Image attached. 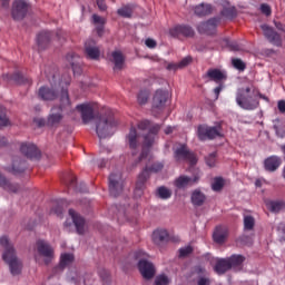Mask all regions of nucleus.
<instances>
[{
  "instance_id": "nucleus-1",
  "label": "nucleus",
  "mask_w": 285,
  "mask_h": 285,
  "mask_svg": "<svg viewBox=\"0 0 285 285\" xmlns=\"http://www.w3.org/2000/svg\"><path fill=\"white\" fill-rule=\"evenodd\" d=\"M258 96L267 100V98L258 92L254 87H242L238 88L236 92V102L237 105L246 111H254L259 106Z\"/></svg>"
},
{
  "instance_id": "nucleus-2",
  "label": "nucleus",
  "mask_w": 285,
  "mask_h": 285,
  "mask_svg": "<svg viewBox=\"0 0 285 285\" xmlns=\"http://www.w3.org/2000/svg\"><path fill=\"white\" fill-rule=\"evenodd\" d=\"M45 75H46L47 79L49 80L51 88L40 87L38 96L43 101H53L58 98L59 89H61V92H62V90H66L63 88V85L66 87L70 86L71 78L69 77V75H66L65 82L62 80L57 82L56 73H53V72L47 73V71H45Z\"/></svg>"
},
{
  "instance_id": "nucleus-3",
  "label": "nucleus",
  "mask_w": 285,
  "mask_h": 285,
  "mask_svg": "<svg viewBox=\"0 0 285 285\" xmlns=\"http://www.w3.org/2000/svg\"><path fill=\"white\" fill-rule=\"evenodd\" d=\"M0 246L3 247L2 259L9 265L12 276L21 273V262L17 258L13 245L9 242L7 236L0 237Z\"/></svg>"
},
{
  "instance_id": "nucleus-4",
  "label": "nucleus",
  "mask_w": 285,
  "mask_h": 285,
  "mask_svg": "<svg viewBox=\"0 0 285 285\" xmlns=\"http://www.w3.org/2000/svg\"><path fill=\"white\" fill-rule=\"evenodd\" d=\"M117 126L118 121L115 119L111 110H108L106 115L100 116L96 124V132L99 139L110 138Z\"/></svg>"
},
{
  "instance_id": "nucleus-5",
  "label": "nucleus",
  "mask_w": 285,
  "mask_h": 285,
  "mask_svg": "<svg viewBox=\"0 0 285 285\" xmlns=\"http://www.w3.org/2000/svg\"><path fill=\"white\" fill-rule=\"evenodd\" d=\"M164 168H165L164 160L154 161L153 165L149 167L146 166L138 176L136 188H135V196L140 198L144 195L146 183L150 178V173L158 174V173H161Z\"/></svg>"
},
{
  "instance_id": "nucleus-6",
  "label": "nucleus",
  "mask_w": 285,
  "mask_h": 285,
  "mask_svg": "<svg viewBox=\"0 0 285 285\" xmlns=\"http://www.w3.org/2000/svg\"><path fill=\"white\" fill-rule=\"evenodd\" d=\"M70 109V99L68 90L62 89L60 94V106L53 107L48 116L47 126L56 127L62 120V112Z\"/></svg>"
},
{
  "instance_id": "nucleus-7",
  "label": "nucleus",
  "mask_w": 285,
  "mask_h": 285,
  "mask_svg": "<svg viewBox=\"0 0 285 285\" xmlns=\"http://www.w3.org/2000/svg\"><path fill=\"white\" fill-rule=\"evenodd\" d=\"M198 139L200 141H206V140H214L216 138L223 137L222 135V126H207V125H199L198 130H197Z\"/></svg>"
},
{
  "instance_id": "nucleus-8",
  "label": "nucleus",
  "mask_w": 285,
  "mask_h": 285,
  "mask_svg": "<svg viewBox=\"0 0 285 285\" xmlns=\"http://www.w3.org/2000/svg\"><path fill=\"white\" fill-rule=\"evenodd\" d=\"M159 131H160V125L158 124H155L154 126L150 125L149 132L144 138V148L140 154V157L138 158L137 164L141 163L144 159L148 157L149 148L154 145L155 138Z\"/></svg>"
},
{
  "instance_id": "nucleus-9",
  "label": "nucleus",
  "mask_w": 285,
  "mask_h": 285,
  "mask_svg": "<svg viewBox=\"0 0 285 285\" xmlns=\"http://www.w3.org/2000/svg\"><path fill=\"white\" fill-rule=\"evenodd\" d=\"M37 252L40 257H43L45 265H49L55 258V250L50 244L43 239H38L36 243Z\"/></svg>"
},
{
  "instance_id": "nucleus-10",
  "label": "nucleus",
  "mask_w": 285,
  "mask_h": 285,
  "mask_svg": "<svg viewBox=\"0 0 285 285\" xmlns=\"http://www.w3.org/2000/svg\"><path fill=\"white\" fill-rule=\"evenodd\" d=\"M124 190V178L120 173H112L109 176V191L110 196L119 197Z\"/></svg>"
},
{
  "instance_id": "nucleus-11",
  "label": "nucleus",
  "mask_w": 285,
  "mask_h": 285,
  "mask_svg": "<svg viewBox=\"0 0 285 285\" xmlns=\"http://www.w3.org/2000/svg\"><path fill=\"white\" fill-rule=\"evenodd\" d=\"M28 10L29 4L24 0H14L11 8V17L14 21H22Z\"/></svg>"
},
{
  "instance_id": "nucleus-12",
  "label": "nucleus",
  "mask_w": 285,
  "mask_h": 285,
  "mask_svg": "<svg viewBox=\"0 0 285 285\" xmlns=\"http://www.w3.org/2000/svg\"><path fill=\"white\" fill-rule=\"evenodd\" d=\"M175 158L177 161L185 160L190 163L191 166L197 165V157L194 153H191L186 145H181L175 150Z\"/></svg>"
},
{
  "instance_id": "nucleus-13",
  "label": "nucleus",
  "mask_w": 285,
  "mask_h": 285,
  "mask_svg": "<svg viewBox=\"0 0 285 285\" xmlns=\"http://www.w3.org/2000/svg\"><path fill=\"white\" fill-rule=\"evenodd\" d=\"M77 111L80 112L82 122L89 124L95 118V105L91 102H85L77 106Z\"/></svg>"
},
{
  "instance_id": "nucleus-14",
  "label": "nucleus",
  "mask_w": 285,
  "mask_h": 285,
  "mask_svg": "<svg viewBox=\"0 0 285 285\" xmlns=\"http://www.w3.org/2000/svg\"><path fill=\"white\" fill-rule=\"evenodd\" d=\"M200 180V174L197 171L193 177L181 175L175 179V187L178 189H186L191 187Z\"/></svg>"
},
{
  "instance_id": "nucleus-15",
  "label": "nucleus",
  "mask_w": 285,
  "mask_h": 285,
  "mask_svg": "<svg viewBox=\"0 0 285 285\" xmlns=\"http://www.w3.org/2000/svg\"><path fill=\"white\" fill-rule=\"evenodd\" d=\"M21 154L30 160H39L41 157V151L32 142H22L20 146Z\"/></svg>"
},
{
  "instance_id": "nucleus-16",
  "label": "nucleus",
  "mask_w": 285,
  "mask_h": 285,
  "mask_svg": "<svg viewBox=\"0 0 285 285\" xmlns=\"http://www.w3.org/2000/svg\"><path fill=\"white\" fill-rule=\"evenodd\" d=\"M261 28L267 41H269V43H273V46H277V48H281V46L283 45L282 36L268 24H262Z\"/></svg>"
},
{
  "instance_id": "nucleus-17",
  "label": "nucleus",
  "mask_w": 285,
  "mask_h": 285,
  "mask_svg": "<svg viewBox=\"0 0 285 285\" xmlns=\"http://www.w3.org/2000/svg\"><path fill=\"white\" fill-rule=\"evenodd\" d=\"M138 268L145 279L150 281L155 277L156 268L151 262L140 258Z\"/></svg>"
},
{
  "instance_id": "nucleus-18",
  "label": "nucleus",
  "mask_w": 285,
  "mask_h": 285,
  "mask_svg": "<svg viewBox=\"0 0 285 285\" xmlns=\"http://www.w3.org/2000/svg\"><path fill=\"white\" fill-rule=\"evenodd\" d=\"M219 18H212L206 22L198 24L197 30L199 35H215L216 28L219 23Z\"/></svg>"
},
{
  "instance_id": "nucleus-19",
  "label": "nucleus",
  "mask_w": 285,
  "mask_h": 285,
  "mask_svg": "<svg viewBox=\"0 0 285 285\" xmlns=\"http://www.w3.org/2000/svg\"><path fill=\"white\" fill-rule=\"evenodd\" d=\"M85 56L87 59L89 60H94L97 61L99 60L100 57V50L99 48L96 46V42L94 39H88L85 42Z\"/></svg>"
},
{
  "instance_id": "nucleus-20",
  "label": "nucleus",
  "mask_w": 285,
  "mask_h": 285,
  "mask_svg": "<svg viewBox=\"0 0 285 285\" xmlns=\"http://www.w3.org/2000/svg\"><path fill=\"white\" fill-rule=\"evenodd\" d=\"M205 79H209V81H213L217 85H220L222 82L227 80V75L225 71H222L217 68H210L208 69L207 73L204 76Z\"/></svg>"
},
{
  "instance_id": "nucleus-21",
  "label": "nucleus",
  "mask_w": 285,
  "mask_h": 285,
  "mask_svg": "<svg viewBox=\"0 0 285 285\" xmlns=\"http://www.w3.org/2000/svg\"><path fill=\"white\" fill-rule=\"evenodd\" d=\"M169 94L166 90H157L153 100V109L161 110L168 101Z\"/></svg>"
},
{
  "instance_id": "nucleus-22",
  "label": "nucleus",
  "mask_w": 285,
  "mask_h": 285,
  "mask_svg": "<svg viewBox=\"0 0 285 285\" xmlns=\"http://www.w3.org/2000/svg\"><path fill=\"white\" fill-rule=\"evenodd\" d=\"M171 37H194L195 31L190 26L178 24L169 30Z\"/></svg>"
},
{
  "instance_id": "nucleus-23",
  "label": "nucleus",
  "mask_w": 285,
  "mask_h": 285,
  "mask_svg": "<svg viewBox=\"0 0 285 285\" xmlns=\"http://www.w3.org/2000/svg\"><path fill=\"white\" fill-rule=\"evenodd\" d=\"M53 37V32L51 31H40L37 35V46H38V50H46V48H48V46L51 43V39Z\"/></svg>"
},
{
  "instance_id": "nucleus-24",
  "label": "nucleus",
  "mask_w": 285,
  "mask_h": 285,
  "mask_svg": "<svg viewBox=\"0 0 285 285\" xmlns=\"http://www.w3.org/2000/svg\"><path fill=\"white\" fill-rule=\"evenodd\" d=\"M3 79L7 81H13L19 86H31L32 83V80L29 77L23 76L20 72H14L13 75L7 73L3 76Z\"/></svg>"
},
{
  "instance_id": "nucleus-25",
  "label": "nucleus",
  "mask_w": 285,
  "mask_h": 285,
  "mask_svg": "<svg viewBox=\"0 0 285 285\" xmlns=\"http://www.w3.org/2000/svg\"><path fill=\"white\" fill-rule=\"evenodd\" d=\"M283 164V160L279 156L273 155L265 159L264 168L268 173H275Z\"/></svg>"
},
{
  "instance_id": "nucleus-26",
  "label": "nucleus",
  "mask_w": 285,
  "mask_h": 285,
  "mask_svg": "<svg viewBox=\"0 0 285 285\" xmlns=\"http://www.w3.org/2000/svg\"><path fill=\"white\" fill-rule=\"evenodd\" d=\"M69 216L72 218V223L76 226V230L79 235H83L85 233V218L80 216L75 209H69Z\"/></svg>"
},
{
  "instance_id": "nucleus-27",
  "label": "nucleus",
  "mask_w": 285,
  "mask_h": 285,
  "mask_svg": "<svg viewBox=\"0 0 285 285\" xmlns=\"http://www.w3.org/2000/svg\"><path fill=\"white\" fill-rule=\"evenodd\" d=\"M228 237V229L226 226H217L214 234H213V238H214V242L216 244H224L226 242Z\"/></svg>"
},
{
  "instance_id": "nucleus-28",
  "label": "nucleus",
  "mask_w": 285,
  "mask_h": 285,
  "mask_svg": "<svg viewBox=\"0 0 285 285\" xmlns=\"http://www.w3.org/2000/svg\"><path fill=\"white\" fill-rule=\"evenodd\" d=\"M75 261L73 254L71 253H63L60 257V263L58 266L55 267V273L62 272L66 267L71 265Z\"/></svg>"
},
{
  "instance_id": "nucleus-29",
  "label": "nucleus",
  "mask_w": 285,
  "mask_h": 285,
  "mask_svg": "<svg viewBox=\"0 0 285 285\" xmlns=\"http://www.w3.org/2000/svg\"><path fill=\"white\" fill-rule=\"evenodd\" d=\"M66 60L70 63L73 75H80L81 70L79 67L80 57L75 52H69Z\"/></svg>"
},
{
  "instance_id": "nucleus-30",
  "label": "nucleus",
  "mask_w": 285,
  "mask_h": 285,
  "mask_svg": "<svg viewBox=\"0 0 285 285\" xmlns=\"http://www.w3.org/2000/svg\"><path fill=\"white\" fill-rule=\"evenodd\" d=\"M214 8L209 3H200L195 7V14L197 17H208V14H212Z\"/></svg>"
},
{
  "instance_id": "nucleus-31",
  "label": "nucleus",
  "mask_w": 285,
  "mask_h": 285,
  "mask_svg": "<svg viewBox=\"0 0 285 285\" xmlns=\"http://www.w3.org/2000/svg\"><path fill=\"white\" fill-rule=\"evenodd\" d=\"M206 202V195L200 189H195L191 194V203L195 207H202Z\"/></svg>"
},
{
  "instance_id": "nucleus-32",
  "label": "nucleus",
  "mask_w": 285,
  "mask_h": 285,
  "mask_svg": "<svg viewBox=\"0 0 285 285\" xmlns=\"http://www.w3.org/2000/svg\"><path fill=\"white\" fill-rule=\"evenodd\" d=\"M154 243L159 245L160 243H165L169 239V234L166 229H156L153 233Z\"/></svg>"
},
{
  "instance_id": "nucleus-33",
  "label": "nucleus",
  "mask_w": 285,
  "mask_h": 285,
  "mask_svg": "<svg viewBox=\"0 0 285 285\" xmlns=\"http://www.w3.org/2000/svg\"><path fill=\"white\" fill-rule=\"evenodd\" d=\"M230 268L232 267H230V263H229L228 258H222V259L217 261L216 266H215V272L218 275H224Z\"/></svg>"
},
{
  "instance_id": "nucleus-34",
  "label": "nucleus",
  "mask_w": 285,
  "mask_h": 285,
  "mask_svg": "<svg viewBox=\"0 0 285 285\" xmlns=\"http://www.w3.org/2000/svg\"><path fill=\"white\" fill-rule=\"evenodd\" d=\"M0 187L10 193H17L19 190V186L17 184H11L1 174H0Z\"/></svg>"
},
{
  "instance_id": "nucleus-35",
  "label": "nucleus",
  "mask_w": 285,
  "mask_h": 285,
  "mask_svg": "<svg viewBox=\"0 0 285 285\" xmlns=\"http://www.w3.org/2000/svg\"><path fill=\"white\" fill-rule=\"evenodd\" d=\"M139 135L137 134L136 127L130 128V132L128 134V144L130 149L136 150L138 147Z\"/></svg>"
},
{
  "instance_id": "nucleus-36",
  "label": "nucleus",
  "mask_w": 285,
  "mask_h": 285,
  "mask_svg": "<svg viewBox=\"0 0 285 285\" xmlns=\"http://www.w3.org/2000/svg\"><path fill=\"white\" fill-rule=\"evenodd\" d=\"M111 56H112V62L115 63L114 70H121L125 62V58L122 53L120 51H114Z\"/></svg>"
},
{
  "instance_id": "nucleus-37",
  "label": "nucleus",
  "mask_w": 285,
  "mask_h": 285,
  "mask_svg": "<svg viewBox=\"0 0 285 285\" xmlns=\"http://www.w3.org/2000/svg\"><path fill=\"white\" fill-rule=\"evenodd\" d=\"M9 126H11V121L7 115V109L0 105V130H3V128Z\"/></svg>"
},
{
  "instance_id": "nucleus-38",
  "label": "nucleus",
  "mask_w": 285,
  "mask_h": 285,
  "mask_svg": "<svg viewBox=\"0 0 285 285\" xmlns=\"http://www.w3.org/2000/svg\"><path fill=\"white\" fill-rule=\"evenodd\" d=\"M135 10V7L131 4H127L120 9H118L119 17H124L125 19H130L132 17V12Z\"/></svg>"
},
{
  "instance_id": "nucleus-39",
  "label": "nucleus",
  "mask_w": 285,
  "mask_h": 285,
  "mask_svg": "<svg viewBox=\"0 0 285 285\" xmlns=\"http://www.w3.org/2000/svg\"><path fill=\"white\" fill-rule=\"evenodd\" d=\"M227 259L230 263V268H232V267H237V266L243 265V263L245 262V256H243L240 254H238V255L234 254Z\"/></svg>"
},
{
  "instance_id": "nucleus-40",
  "label": "nucleus",
  "mask_w": 285,
  "mask_h": 285,
  "mask_svg": "<svg viewBox=\"0 0 285 285\" xmlns=\"http://www.w3.org/2000/svg\"><path fill=\"white\" fill-rule=\"evenodd\" d=\"M225 180L223 177H215L214 183L212 184V189L215 193H219L224 189Z\"/></svg>"
},
{
  "instance_id": "nucleus-41",
  "label": "nucleus",
  "mask_w": 285,
  "mask_h": 285,
  "mask_svg": "<svg viewBox=\"0 0 285 285\" xmlns=\"http://www.w3.org/2000/svg\"><path fill=\"white\" fill-rule=\"evenodd\" d=\"M157 196L160 199L167 200L171 197V190L169 188L165 187V186H160L157 189Z\"/></svg>"
},
{
  "instance_id": "nucleus-42",
  "label": "nucleus",
  "mask_w": 285,
  "mask_h": 285,
  "mask_svg": "<svg viewBox=\"0 0 285 285\" xmlns=\"http://www.w3.org/2000/svg\"><path fill=\"white\" fill-rule=\"evenodd\" d=\"M255 227V218L252 215H246L244 217V228L245 230H253Z\"/></svg>"
},
{
  "instance_id": "nucleus-43",
  "label": "nucleus",
  "mask_w": 285,
  "mask_h": 285,
  "mask_svg": "<svg viewBox=\"0 0 285 285\" xmlns=\"http://www.w3.org/2000/svg\"><path fill=\"white\" fill-rule=\"evenodd\" d=\"M269 208L273 213H279L285 208V203L282 200H274L269 203Z\"/></svg>"
},
{
  "instance_id": "nucleus-44",
  "label": "nucleus",
  "mask_w": 285,
  "mask_h": 285,
  "mask_svg": "<svg viewBox=\"0 0 285 285\" xmlns=\"http://www.w3.org/2000/svg\"><path fill=\"white\" fill-rule=\"evenodd\" d=\"M205 161L209 168L216 167L217 164V153H212L205 157Z\"/></svg>"
},
{
  "instance_id": "nucleus-45",
  "label": "nucleus",
  "mask_w": 285,
  "mask_h": 285,
  "mask_svg": "<svg viewBox=\"0 0 285 285\" xmlns=\"http://www.w3.org/2000/svg\"><path fill=\"white\" fill-rule=\"evenodd\" d=\"M138 104L140 106H144L147 104L148 99H149V92L148 90H140L139 94H138Z\"/></svg>"
},
{
  "instance_id": "nucleus-46",
  "label": "nucleus",
  "mask_w": 285,
  "mask_h": 285,
  "mask_svg": "<svg viewBox=\"0 0 285 285\" xmlns=\"http://www.w3.org/2000/svg\"><path fill=\"white\" fill-rule=\"evenodd\" d=\"M225 42L226 46H228V48H230V50L234 52H239V50H242L240 45L236 40L225 39Z\"/></svg>"
},
{
  "instance_id": "nucleus-47",
  "label": "nucleus",
  "mask_w": 285,
  "mask_h": 285,
  "mask_svg": "<svg viewBox=\"0 0 285 285\" xmlns=\"http://www.w3.org/2000/svg\"><path fill=\"white\" fill-rule=\"evenodd\" d=\"M232 63H233L234 68L238 71H245V69H246V63L239 58L233 59Z\"/></svg>"
},
{
  "instance_id": "nucleus-48",
  "label": "nucleus",
  "mask_w": 285,
  "mask_h": 285,
  "mask_svg": "<svg viewBox=\"0 0 285 285\" xmlns=\"http://www.w3.org/2000/svg\"><path fill=\"white\" fill-rule=\"evenodd\" d=\"M222 16L226 17L227 19H234V17H236L235 7L224 8L223 11H222Z\"/></svg>"
},
{
  "instance_id": "nucleus-49",
  "label": "nucleus",
  "mask_w": 285,
  "mask_h": 285,
  "mask_svg": "<svg viewBox=\"0 0 285 285\" xmlns=\"http://www.w3.org/2000/svg\"><path fill=\"white\" fill-rule=\"evenodd\" d=\"M155 285H169V278L165 274L158 275L155 279Z\"/></svg>"
},
{
  "instance_id": "nucleus-50",
  "label": "nucleus",
  "mask_w": 285,
  "mask_h": 285,
  "mask_svg": "<svg viewBox=\"0 0 285 285\" xmlns=\"http://www.w3.org/2000/svg\"><path fill=\"white\" fill-rule=\"evenodd\" d=\"M194 252V248L191 246H186L179 249V257L185 258L189 256Z\"/></svg>"
},
{
  "instance_id": "nucleus-51",
  "label": "nucleus",
  "mask_w": 285,
  "mask_h": 285,
  "mask_svg": "<svg viewBox=\"0 0 285 285\" xmlns=\"http://www.w3.org/2000/svg\"><path fill=\"white\" fill-rule=\"evenodd\" d=\"M51 214L56 215L59 218H62V214H63V208L61 205H56L55 207L51 208Z\"/></svg>"
},
{
  "instance_id": "nucleus-52",
  "label": "nucleus",
  "mask_w": 285,
  "mask_h": 285,
  "mask_svg": "<svg viewBox=\"0 0 285 285\" xmlns=\"http://www.w3.org/2000/svg\"><path fill=\"white\" fill-rule=\"evenodd\" d=\"M151 122L149 120H141L138 124V129L141 131L148 130L150 129Z\"/></svg>"
},
{
  "instance_id": "nucleus-53",
  "label": "nucleus",
  "mask_w": 285,
  "mask_h": 285,
  "mask_svg": "<svg viewBox=\"0 0 285 285\" xmlns=\"http://www.w3.org/2000/svg\"><path fill=\"white\" fill-rule=\"evenodd\" d=\"M261 10H262L263 14H266V17H271V14H272V8H271L268 4L263 3V4L261 6Z\"/></svg>"
},
{
  "instance_id": "nucleus-54",
  "label": "nucleus",
  "mask_w": 285,
  "mask_h": 285,
  "mask_svg": "<svg viewBox=\"0 0 285 285\" xmlns=\"http://www.w3.org/2000/svg\"><path fill=\"white\" fill-rule=\"evenodd\" d=\"M76 183H77V177L72 174L69 175V180L66 181V185L68 187L75 188L76 187Z\"/></svg>"
},
{
  "instance_id": "nucleus-55",
  "label": "nucleus",
  "mask_w": 285,
  "mask_h": 285,
  "mask_svg": "<svg viewBox=\"0 0 285 285\" xmlns=\"http://www.w3.org/2000/svg\"><path fill=\"white\" fill-rule=\"evenodd\" d=\"M193 59L191 57H186L184 58L178 65H179V68L183 69L187 66H189L191 63Z\"/></svg>"
},
{
  "instance_id": "nucleus-56",
  "label": "nucleus",
  "mask_w": 285,
  "mask_h": 285,
  "mask_svg": "<svg viewBox=\"0 0 285 285\" xmlns=\"http://www.w3.org/2000/svg\"><path fill=\"white\" fill-rule=\"evenodd\" d=\"M197 285H210V279L208 277H199L197 281Z\"/></svg>"
},
{
  "instance_id": "nucleus-57",
  "label": "nucleus",
  "mask_w": 285,
  "mask_h": 285,
  "mask_svg": "<svg viewBox=\"0 0 285 285\" xmlns=\"http://www.w3.org/2000/svg\"><path fill=\"white\" fill-rule=\"evenodd\" d=\"M94 23H97L98 26H104L105 19L101 18L100 16L94 14L92 16Z\"/></svg>"
},
{
  "instance_id": "nucleus-58",
  "label": "nucleus",
  "mask_w": 285,
  "mask_h": 285,
  "mask_svg": "<svg viewBox=\"0 0 285 285\" xmlns=\"http://www.w3.org/2000/svg\"><path fill=\"white\" fill-rule=\"evenodd\" d=\"M145 43L147 48H150V49H154L157 46V42L151 38L146 39Z\"/></svg>"
},
{
  "instance_id": "nucleus-59",
  "label": "nucleus",
  "mask_w": 285,
  "mask_h": 285,
  "mask_svg": "<svg viewBox=\"0 0 285 285\" xmlns=\"http://www.w3.org/2000/svg\"><path fill=\"white\" fill-rule=\"evenodd\" d=\"M97 6H98L99 10H101V12H105V10H107V4H106L105 0H97Z\"/></svg>"
},
{
  "instance_id": "nucleus-60",
  "label": "nucleus",
  "mask_w": 285,
  "mask_h": 285,
  "mask_svg": "<svg viewBox=\"0 0 285 285\" xmlns=\"http://www.w3.org/2000/svg\"><path fill=\"white\" fill-rule=\"evenodd\" d=\"M194 272L197 275H204L206 273V269L203 266L197 265V266H195Z\"/></svg>"
},
{
  "instance_id": "nucleus-61",
  "label": "nucleus",
  "mask_w": 285,
  "mask_h": 285,
  "mask_svg": "<svg viewBox=\"0 0 285 285\" xmlns=\"http://www.w3.org/2000/svg\"><path fill=\"white\" fill-rule=\"evenodd\" d=\"M223 89H224V85L223 83H219V86L214 89V94L216 95V100H218L219 95H220Z\"/></svg>"
},
{
  "instance_id": "nucleus-62",
  "label": "nucleus",
  "mask_w": 285,
  "mask_h": 285,
  "mask_svg": "<svg viewBox=\"0 0 285 285\" xmlns=\"http://www.w3.org/2000/svg\"><path fill=\"white\" fill-rule=\"evenodd\" d=\"M35 124L39 127L42 128L46 126V120L43 118H36Z\"/></svg>"
},
{
  "instance_id": "nucleus-63",
  "label": "nucleus",
  "mask_w": 285,
  "mask_h": 285,
  "mask_svg": "<svg viewBox=\"0 0 285 285\" xmlns=\"http://www.w3.org/2000/svg\"><path fill=\"white\" fill-rule=\"evenodd\" d=\"M278 110L281 114H285V100H279L278 101Z\"/></svg>"
},
{
  "instance_id": "nucleus-64",
  "label": "nucleus",
  "mask_w": 285,
  "mask_h": 285,
  "mask_svg": "<svg viewBox=\"0 0 285 285\" xmlns=\"http://www.w3.org/2000/svg\"><path fill=\"white\" fill-rule=\"evenodd\" d=\"M275 26H276L277 30L285 32V24H283L282 22L275 21Z\"/></svg>"
}]
</instances>
